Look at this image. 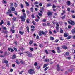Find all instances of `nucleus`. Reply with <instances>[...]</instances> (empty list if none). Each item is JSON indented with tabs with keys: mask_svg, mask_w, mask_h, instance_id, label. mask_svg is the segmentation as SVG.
Wrapping results in <instances>:
<instances>
[{
	"mask_svg": "<svg viewBox=\"0 0 75 75\" xmlns=\"http://www.w3.org/2000/svg\"><path fill=\"white\" fill-rule=\"evenodd\" d=\"M3 24H4V21L3 20H1L0 22V25H1Z\"/></svg>",
	"mask_w": 75,
	"mask_h": 75,
	"instance_id": "obj_22",
	"label": "nucleus"
},
{
	"mask_svg": "<svg viewBox=\"0 0 75 75\" xmlns=\"http://www.w3.org/2000/svg\"><path fill=\"white\" fill-rule=\"evenodd\" d=\"M6 23L8 26H10V24H11V23H10V21H8Z\"/></svg>",
	"mask_w": 75,
	"mask_h": 75,
	"instance_id": "obj_18",
	"label": "nucleus"
},
{
	"mask_svg": "<svg viewBox=\"0 0 75 75\" xmlns=\"http://www.w3.org/2000/svg\"><path fill=\"white\" fill-rule=\"evenodd\" d=\"M14 14L16 15V16H17V12L16 11L14 12Z\"/></svg>",
	"mask_w": 75,
	"mask_h": 75,
	"instance_id": "obj_49",
	"label": "nucleus"
},
{
	"mask_svg": "<svg viewBox=\"0 0 75 75\" xmlns=\"http://www.w3.org/2000/svg\"><path fill=\"white\" fill-rule=\"evenodd\" d=\"M16 58V55H15V54H14L13 56L12 57V59H15V58Z\"/></svg>",
	"mask_w": 75,
	"mask_h": 75,
	"instance_id": "obj_23",
	"label": "nucleus"
},
{
	"mask_svg": "<svg viewBox=\"0 0 75 75\" xmlns=\"http://www.w3.org/2000/svg\"><path fill=\"white\" fill-rule=\"evenodd\" d=\"M65 17H66V15H64L63 16H62L61 18H62V19H64L65 18Z\"/></svg>",
	"mask_w": 75,
	"mask_h": 75,
	"instance_id": "obj_38",
	"label": "nucleus"
},
{
	"mask_svg": "<svg viewBox=\"0 0 75 75\" xmlns=\"http://www.w3.org/2000/svg\"><path fill=\"white\" fill-rule=\"evenodd\" d=\"M20 6L21 8L23 9V8H24V6H23V5L22 4H21Z\"/></svg>",
	"mask_w": 75,
	"mask_h": 75,
	"instance_id": "obj_34",
	"label": "nucleus"
},
{
	"mask_svg": "<svg viewBox=\"0 0 75 75\" xmlns=\"http://www.w3.org/2000/svg\"><path fill=\"white\" fill-rule=\"evenodd\" d=\"M28 72L29 74H31V75H33V74H35L34 70L32 68L29 69L28 70Z\"/></svg>",
	"mask_w": 75,
	"mask_h": 75,
	"instance_id": "obj_2",
	"label": "nucleus"
},
{
	"mask_svg": "<svg viewBox=\"0 0 75 75\" xmlns=\"http://www.w3.org/2000/svg\"><path fill=\"white\" fill-rule=\"evenodd\" d=\"M19 33L21 35H23V34H24V32H21V31H19Z\"/></svg>",
	"mask_w": 75,
	"mask_h": 75,
	"instance_id": "obj_28",
	"label": "nucleus"
},
{
	"mask_svg": "<svg viewBox=\"0 0 75 75\" xmlns=\"http://www.w3.org/2000/svg\"><path fill=\"white\" fill-rule=\"evenodd\" d=\"M23 16H21L20 18L21 19V21H23V22H25V18L27 17V16H26V14L24 13H23Z\"/></svg>",
	"mask_w": 75,
	"mask_h": 75,
	"instance_id": "obj_1",
	"label": "nucleus"
},
{
	"mask_svg": "<svg viewBox=\"0 0 75 75\" xmlns=\"http://www.w3.org/2000/svg\"><path fill=\"white\" fill-rule=\"evenodd\" d=\"M39 47H40V48H42V47H43V46H42V44H40L39 45Z\"/></svg>",
	"mask_w": 75,
	"mask_h": 75,
	"instance_id": "obj_43",
	"label": "nucleus"
},
{
	"mask_svg": "<svg viewBox=\"0 0 75 75\" xmlns=\"http://www.w3.org/2000/svg\"><path fill=\"white\" fill-rule=\"evenodd\" d=\"M32 23L33 24V25H35V21H33L32 22Z\"/></svg>",
	"mask_w": 75,
	"mask_h": 75,
	"instance_id": "obj_57",
	"label": "nucleus"
},
{
	"mask_svg": "<svg viewBox=\"0 0 75 75\" xmlns=\"http://www.w3.org/2000/svg\"><path fill=\"white\" fill-rule=\"evenodd\" d=\"M3 30H6L7 28L6 27H4L2 28Z\"/></svg>",
	"mask_w": 75,
	"mask_h": 75,
	"instance_id": "obj_56",
	"label": "nucleus"
},
{
	"mask_svg": "<svg viewBox=\"0 0 75 75\" xmlns=\"http://www.w3.org/2000/svg\"><path fill=\"white\" fill-rule=\"evenodd\" d=\"M30 49L31 52H33V50H34V49L33 48L30 47Z\"/></svg>",
	"mask_w": 75,
	"mask_h": 75,
	"instance_id": "obj_45",
	"label": "nucleus"
},
{
	"mask_svg": "<svg viewBox=\"0 0 75 75\" xmlns=\"http://www.w3.org/2000/svg\"><path fill=\"white\" fill-rule=\"evenodd\" d=\"M31 17L32 18H35V16H34V14H32Z\"/></svg>",
	"mask_w": 75,
	"mask_h": 75,
	"instance_id": "obj_42",
	"label": "nucleus"
},
{
	"mask_svg": "<svg viewBox=\"0 0 75 75\" xmlns=\"http://www.w3.org/2000/svg\"><path fill=\"white\" fill-rule=\"evenodd\" d=\"M26 29L28 32L29 33H30V28L29 27L27 26L26 27Z\"/></svg>",
	"mask_w": 75,
	"mask_h": 75,
	"instance_id": "obj_19",
	"label": "nucleus"
},
{
	"mask_svg": "<svg viewBox=\"0 0 75 75\" xmlns=\"http://www.w3.org/2000/svg\"><path fill=\"white\" fill-rule=\"evenodd\" d=\"M62 48L63 49H64V50H67V47L65 45H63L62 46Z\"/></svg>",
	"mask_w": 75,
	"mask_h": 75,
	"instance_id": "obj_16",
	"label": "nucleus"
},
{
	"mask_svg": "<svg viewBox=\"0 0 75 75\" xmlns=\"http://www.w3.org/2000/svg\"><path fill=\"white\" fill-rule=\"evenodd\" d=\"M36 69H39L40 68H41V66H38L37 67H35Z\"/></svg>",
	"mask_w": 75,
	"mask_h": 75,
	"instance_id": "obj_31",
	"label": "nucleus"
},
{
	"mask_svg": "<svg viewBox=\"0 0 75 75\" xmlns=\"http://www.w3.org/2000/svg\"><path fill=\"white\" fill-rule=\"evenodd\" d=\"M25 3L26 6H27V7H28V6H29V4H28V2H27L26 1H25Z\"/></svg>",
	"mask_w": 75,
	"mask_h": 75,
	"instance_id": "obj_35",
	"label": "nucleus"
},
{
	"mask_svg": "<svg viewBox=\"0 0 75 75\" xmlns=\"http://www.w3.org/2000/svg\"><path fill=\"white\" fill-rule=\"evenodd\" d=\"M50 6H52V5H51V4L50 3V4H47V7H50Z\"/></svg>",
	"mask_w": 75,
	"mask_h": 75,
	"instance_id": "obj_20",
	"label": "nucleus"
},
{
	"mask_svg": "<svg viewBox=\"0 0 75 75\" xmlns=\"http://www.w3.org/2000/svg\"><path fill=\"white\" fill-rule=\"evenodd\" d=\"M56 29L57 31V32H58V31H59V24H58V23L56 22Z\"/></svg>",
	"mask_w": 75,
	"mask_h": 75,
	"instance_id": "obj_7",
	"label": "nucleus"
},
{
	"mask_svg": "<svg viewBox=\"0 0 75 75\" xmlns=\"http://www.w3.org/2000/svg\"><path fill=\"white\" fill-rule=\"evenodd\" d=\"M38 65V64L37 63V62H35L34 63V65L36 66H37V65Z\"/></svg>",
	"mask_w": 75,
	"mask_h": 75,
	"instance_id": "obj_53",
	"label": "nucleus"
},
{
	"mask_svg": "<svg viewBox=\"0 0 75 75\" xmlns=\"http://www.w3.org/2000/svg\"><path fill=\"white\" fill-rule=\"evenodd\" d=\"M39 19L38 18H36L35 19V21H36V22H38V21H39Z\"/></svg>",
	"mask_w": 75,
	"mask_h": 75,
	"instance_id": "obj_62",
	"label": "nucleus"
},
{
	"mask_svg": "<svg viewBox=\"0 0 75 75\" xmlns=\"http://www.w3.org/2000/svg\"><path fill=\"white\" fill-rule=\"evenodd\" d=\"M47 25L48 26H50L51 24L50 23H47Z\"/></svg>",
	"mask_w": 75,
	"mask_h": 75,
	"instance_id": "obj_63",
	"label": "nucleus"
},
{
	"mask_svg": "<svg viewBox=\"0 0 75 75\" xmlns=\"http://www.w3.org/2000/svg\"><path fill=\"white\" fill-rule=\"evenodd\" d=\"M47 65H48V64H45L43 66V68H45L46 67H47Z\"/></svg>",
	"mask_w": 75,
	"mask_h": 75,
	"instance_id": "obj_24",
	"label": "nucleus"
},
{
	"mask_svg": "<svg viewBox=\"0 0 75 75\" xmlns=\"http://www.w3.org/2000/svg\"><path fill=\"white\" fill-rule=\"evenodd\" d=\"M66 4L67 6H70L71 5V1H68L66 2Z\"/></svg>",
	"mask_w": 75,
	"mask_h": 75,
	"instance_id": "obj_15",
	"label": "nucleus"
},
{
	"mask_svg": "<svg viewBox=\"0 0 75 75\" xmlns=\"http://www.w3.org/2000/svg\"><path fill=\"white\" fill-rule=\"evenodd\" d=\"M44 62H48L50 61V59H45L44 60Z\"/></svg>",
	"mask_w": 75,
	"mask_h": 75,
	"instance_id": "obj_29",
	"label": "nucleus"
},
{
	"mask_svg": "<svg viewBox=\"0 0 75 75\" xmlns=\"http://www.w3.org/2000/svg\"><path fill=\"white\" fill-rule=\"evenodd\" d=\"M39 3L38 2H36L34 3V4L35 5V4H38Z\"/></svg>",
	"mask_w": 75,
	"mask_h": 75,
	"instance_id": "obj_41",
	"label": "nucleus"
},
{
	"mask_svg": "<svg viewBox=\"0 0 75 75\" xmlns=\"http://www.w3.org/2000/svg\"><path fill=\"white\" fill-rule=\"evenodd\" d=\"M12 33L13 34L15 33V30H13V29H10Z\"/></svg>",
	"mask_w": 75,
	"mask_h": 75,
	"instance_id": "obj_25",
	"label": "nucleus"
},
{
	"mask_svg": "<svg viewBox=\"0 0 75 75\" xmlns=\"http://www.w3.org/2000/svg\"><path fill=\"white\" fill-rule=\"evenodd\" d=\"M36 39H37V40H39L40 38H39V36H38V35H37L36 36Z\"/></svg>",
	"mask_w": 75,
	"mask_h": 75,
	"instance_id": "obj_48",
	"label": "nucleus"
},
{
	"mask_svg": "<svg viewBox=\"0 0 75 75\" xmlns=\"http://www.w3.org/2000/svg\"><path fill=\"white\" fill-rule=\"evenodd\" d=\"M60 49H61V48L60 47H57L56 48V50H57V52L58 54H60L61 52V51L60 50Z\"/></svg>",
	"mask_w": 75,
	"mask_h": 75,
	"instance_id": "obj_8",
	"label": "nucleus"
},
{
	"mask_svg": "<svg viewBox=\"0 0 75 75\" xmlns=\"http://www.w3.org/2000/svg\"><path fill=\"white\" fill-rule=\"evenodd\" d=\"M60 33H63V30L62 29L60 28Z\"/></svg>",
	"mask_w": 75,
	"mask_h": 75,
	"instance_id": "obj_33",
	"label": "nucleus"
},
{
	"mask_svg": "<svg viewBox=\"0 0 75 75\" xmlns=\"http://www.w3.org/2000/svg\"><path fill=\"white\" fill-rule=\"evenodd\" d=\"M12 20H13V21H16V18L15 17L13 18H12Z\"/></svg>",
	"mask_w": 75,
	"mask_h": 75,
	"instance_id": "obj_47",
	"label": "nucleus"
},
{
	"mask_svg": "<svg viewBox=\"0 0 75 75\" xmlns=\"http://www.w3.org/2000/svg\"><path fill=\"white\" fill-rule=\"evenodd\" d=\"M68 71L69 72H72L73 71V70L72 69H69L68 70Z\"/></svg>",
	"mask_w": 75,
	"mask_h": 75,
	"instance_id": "obj_26",
	"label": "nucleus"
},
{
	"mask_svg": "<svg viewBox=\"0 0 75 75\" xmlns=\"http://www.w3.org/2000/svg\"><path fill=\"white\" fill-rule=\"evenodd\" d=\"M47 15L49 16H52V12H51V11H49L47 12Z\"/></svg>",
	"mask_w": 75,
	"mask_h": 75,
	"instance_id": "obj_11",
	"label": "nucleus"
},
{
	"mask_svg": "<svg viewBox=\"0 0 75 75\" xmlns=\"http://www.w3.org/2000/svg\"><path fill=\"white\" fill-rule=\"evenodd\" d=\"M49 68V67H46L44 69V71H46Z\"/></svg>",
	"mask_w": 75,
	"mask_h": 75,
	"instance_id": "obj_37",
	"label": "nucleus"
},
{
	"mask_svg": "<svg viewBox=\"0 0 75 75\" xmlns=\"http://www.w3.org/2000/svg\"><path fill=\"white\" fill-rule=\"evenodd\" d=\"M13 49L14 50V51H15L16 52H17V49L16 48L13 47Z\"/></svg>",
	"mask_w": 75,
	"mask_h": 75,
	"instance_id": "obj_46",
	"label": "nucleus"
},
{
	"mask_svg": "<svg viewBox=\"0 0 75 75\" xmlns=\"http://www.w3.org/2000/svg\"><path fill=\"white\" fill-rule=\"evenodd\" d=\"M52 52L53 53V54H55L56 53V52H55V51L54 50H52Z\"/></svg>",
	"mask_w": 75,
	"mask_h": 75,
	"instance_id": "obj_52",
	"label": "nucleus"
},
{
	"mask_svg": "<svg viewBox=\"0 0 75 75\" xmlns=\"http://www.w3.org/2000/svg\"><path fill=\"white\" fill-rule=\"evenodd\" d=\"M68 35V34L67 32H65L64 34V37H67Z\"/></svg>",
	"mask_w": 75,
	"mask_h": 75,
	"instance_id": "obj_13",
	"label": "nucleus"
},
{
	"mask_svg": "<svg viewBox=\"0 0 75 75\" xmlns=\"http://www.w3.org/2000/svg\"><path fill=\"white\" fill-rule=\"evenodd\" d=\"M42 24H43V26H47V24H45V23H43Z\"/></svg>",
	"mask_w": 75,
	"mask_h": 75,
	"instance_id": "obj_54",
	"label": "nucleus"
},
{
	"mask_svg": "<svg viewBox=\"0 0 75 75\" xmlns=\"http://www.w3.org/2000/svg\"><path fill=\"white\" fill-rule=\"evenodd\" d=\"M30 10L31 12H34V9H33V8L32 7L30 8Z\"/></svg>",
	"mask_w": 75,
	"mask_h": 75,
	"instance_id": "obj_44",
	"label": "nucleus"
},
{
	"mask_svg": "<svg viewBox=\"0 0 75 75\" xmlns=\"http://www.w3.org/2000/svg\"><path fill=\"white\" fill-rule=\"evenodd\" d=\"M72 17L73 18H75V16L74 15H72Z\"/></svg>",
	"mask_w": 75,
	"mask_h": 75,
	"instance_id": "obj_64",
	"label": "nucleus"
},
{
	"mask_svg": "<svg viewBox=\"0 0 75 75\" xmlns=\"http://www.w3.org/2000/svg\"><path fill=\"white\" fill-rule=\"evenodd\" d=\"M57 68H56V69L57 71H60V69L61 68H60V67H59V64H57L56 66Z\"/></svg>",
	"mask_w": 75,
	"mask_h": 75,
	"instance_id": "obj_9",
	"label": "nucleus"
},
{
	"mask_svg": "<svg viewBox=\"0 0 75 75\" xmlns=\"http://www.w3.org/2000/svg\"><path fill=\"white\" fill-rule=\"evenodd\" d=\"M30 19L29 18H27L26 19V22L28 24H29L30 23Z\"/></svg>",
	"mask_w": 75,
	"mask_h": 75,
	"instance_id": "obj_21",
	"label": "nucleus"
},
{
	"mask_svg": "<svg viewBox=\"0 0 75 75\" xmlns=\"http://www.w3.org/2000/svg\"><path fill=\"white\" fill-rule=\"evenodd\" d=\"M45 51L46 54H48V51L47 50H45Z\"/></svg>",
	"mask_w": 75,
	"mask_h": 75,
	"instance_id": "obj_39",
	"label": "nucleus"
},
{
	"mask_svg": "<svg viewBox=\"0 0 75 75\" xmlns=\"http://www.w3.org/2000/svg\"><path fill=\"white\" fill-rule=\"evenodd\" d=\"M39 35V36H41L42 35V34H43L44 36H45V35H47V34L45 33L43 31H40L38 33Z\"/></svg>",
	"mask_w": 75,
	"mask_h": 75,
	"instance_id": "obj_3",
	"label": "nucleus"
},
{
	"mask_svg": "<svg viewBox=\"0 0 75 75\" xmlns=\"http://www.w3.org/2000/svg\"><path fill=\"white\" fill-rule=\"evenodd\" d=\"M50 40H52V41H53L54 40V38L52 37H50Z\"/></svg>",
	"mask_w": 75,
	"mask_h": 75,
	"instance_id": "obj_30",
	"label": "nucleus"
},
{
	"mask_svg": "<svg viewBox=\"0 0 75 75\" xmlns=\"http://www.w3.org/2000/svg\"><path fill=\"white\" fill-rule=\"evenodd\" d=\"M14 5L15 7H17V4L16 3H14Z\"/></svg>",
	"mask_w": 75,
	"mask_h": 75,
	"instance_id": "obj_55",
	"label": "nucleus"
},
{
	"mask_svg": "<svg viewBox=\"0 0 75 75\" xmlns=\"http://www.w3.org/2000/svg\"><path fill=\"white\" fill-rule=\"evenodd\" d=\"M12 13V12L11 11V10L9 9L8 10V12H7L6 14H7L8 15H9L10 17H13V14H10V13Z\"/></svg>",
	"mask_w": 75,
	"mask_h": 75,
	"instance_id": "obj_5",
	"label": "nucleus"
},
{
	"mask_svg": "<svg viewBox=\"0 0 75 75\" xmlns=\"http://www.w3.org/2000/svg\"><path fill=\"white\" fill-rule=\"evenodd\" d=\"M25 53L27 54L26 55H28V57H29L30 58H32V57H33L32 54H31V53L30 52L26 51L25 52Z\"/></svg>",
	"mask_w": 75,
	"mask_h": 75,
	"instance_id": "obj_4",
	"label": "nucleus"
},
{
	"mask_svg": "<svg viewBox=\"0 0 75 75\" xmlns=\"http://www.w3.org/2000/svg\"><path fill=\"white\" fill-rule=\"evenodd\" d=\"M8 51H11V52H13L14 51V50L13 48H11L10 47H8Z\"/></svg>",
	"mask_w": 75,
	"mask_h": 75,
	"instance_id": "obj_10",
	"label": "nucleus"
},
{
	"mask_svg": "<svg viewBox=\"0 0 75 75\" xmlns=\"http://www.w3.org/2000/svg\"><path fill=\"white\" fill-rule=\"evenodd\" d=\"M20 62L22 64H24V62H23V60H21Z\"/></svg>",
	"mask_w": 75,
	"mask_h": 75,
	"instance_id": "obj_59",
	"label": "nucleus"
},
{
	"mask_svg": "<svg viewBox=\"0 0 75 75\" xmlns=\"http://www.w3.org/2000/svg\"><path fill=\"white\" fill-rule=\"evenodd\" d=\"M3 60L5 64H7L8 63V61L6 60V59H4Z\"/></svg>",
	"mask_w": 75,
	"mask_h": 75,
	"instance_id": "obj_14",
	"label": "nucleus"
},
{
	"mask_svg": "<svg viewBox=\"0 0 75 75\" xmlns=\"http://www.w3.org/2000/svg\"><path fill=\"white\" fill-rule=\"evenodd\" d=\"M38 14L39 16H42V14L40 13H38Z\"/></svg>",
	"mask_w": 75,
	"mask_h": 75,
	"instance_id": "obj_51",
	"label": "nucleus"
},
{
	"mask_svg": "<svg viewBox=\"0 0 75 75\" xmlns=\"http://www.w3.org/2000/svg\"><path fill=\"white\" fill-rule=\"evenodd\" d=\"M70 21L71 22H70V21H68L69 24H71V25H75V22H74V21H73L72 20H70Z\"/></svg>",
	"mask_w": 75,
	"mask_h": 75,
	"instance_id": "obj_6",
	"label": "nucleus"
},
{
	"mask_svg": "<svg viewBox=\"0 0 75 75\" xmlns=\"http://www.w3.org/2000/svg\"><path fill=\"white\" fill-rule=\"evenodd\" d=\"M52 8H56V6H55V5H54V4H53L52 5Z\"/></svg>",
	"mask_w": 75,
	"mask_h": 75,
	"instance_id": "obj_50",
	"label": "nucleus"
},
{
	"mask_svg": "<svg viewBox=\"0 0 75 75\" xmlns=\"http://www.w3.org/2000/svg\"><path fill=\"white\" fill-rule=\"evenodd\" d=\"M10 9L12 11H15V10H16V9L14 7H11Z\"/></svg>",
	"mask_w": 75,
	"mask_h": 75,
	"instance_id": "obj_17",
	"label": "nucleus"
},
{
	"mask_svg": "<svg viewBox=\"0 0 75 75\" xmlns=\"http://www.w3.org/2000/svg\"><path fill=\"white\" fill-rule=\"evenodd\" d=\"M71 32L72 34H75V30L74 29H73L71 30Z\"/></svg>",
	"mask_w": 75,
	"mask_h": 75,
	"instance_id": "obj_27",
	"label": "nucleus"
},
{
	"mask_svg": "<svg viewBox=\"0 0 75 75\" xmlns=\"http://www.w3.org/2000/svg\"><path fill=\"white\" fill-rule=\"evenodd\" d=\"M59 38L61 41H63L64 40V39H62V37H59Z\"/></svg>",
	"mask_w": 75,
	"mask_h": 75,
	"instance_id": "obj_58",
	"label": "nucleus"
},
{
	"mask_svg": "<svg viewBox=\"0 0 75 75\" xmlns=\"http://www.w3.org/2000/svg\"><path fill=\"white\" fill-rule=\"evenodd\" d=\"M71 36H68L67 38V40H69V39H71Z\"/></svg>",
	"mask_w": 75,
	"mask_h": 75,
	"instance_id": "obj_40",
	"label": "nucleus"
},
{
	"mask_svg": "<svg viewBox=\"0 0 75 75\" xmlns=\"http://www.w3.org/2000/svg\"><path fill=\"white\" fill-rule=\"evenodd\" d=\"M69 52H66L64 55V57H67L68 56H69Z\"/></svg>",
	"mask_w": 75,
	"mask_h": 75,
	"instance_id": "obj_12",
	"label": "nucleus"
},
{
	"mask_svg": "<svg viewBox=\"0 0 75 75\" xmlns=\"http://www.w3.org/2000/svg\"><path fill=\"white\" fill-rule=\"evenodd\" d=\"M16 63L18 65H19V64H20V62H19L18 60H16Z\"/></svg>",
	"mask_w": 75,
	"mask_h": 75,
	"instance_id": "obj_36",
	"label": "nucleus"
},
{
	"mask_svg": "<svg viewBox=\"0 0 75 75\" xmlns=\"http://www.w3.org/2000/svg\"><path fill=\"white\" fill-rule=\"evenodd\" d=\"M4 55H7V52L6 51L5 52Z\"/></svg>",
	"mask_w": 75,
	"mask_h": 75,
	"instance_id": "obj_61",
	"label": "nucleus"
},
{
	"mask_svg": "<svg viewBox=\"0 0 75 75\" xmlns=\"http://www.w3.org/2000/svg\"><path fill=\"white\" fill-rule=\"evenodd\" d=\"M59 41V40L56 39L55 41V42H56V43H57Z\"/></svg>",
	"mask_w": 75,
	"mask_h": 75,
	"instance_id": "obj_60",
	"label": "nucleus"
},
{
	"mask_svg": "<svg viewBox=\"0 0 75 75\" xmlns=\"http://www.w3.org/2000/svg\"><path fill=\"white\" fill-rule=\"evenodd\" d=\"M29 43L30 45H31L33 43V41L30 40Z\"/></svg>",
	"mask_w": 75,
	"mask_h": 75,
	"instance_id": "obj_32",
	"label": "nucleus"
}]
</instances>
